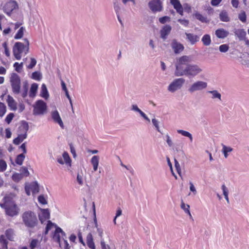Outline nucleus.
Instances as JSON below:
<instances>
[{"instance_id":"nucleus-45","label":"nucleus","mask_w":249,"mask_h":249,"mask_svg":"<svg viewBox=\"0 0 249 249\" xmlns=\"http://www.w3.org/2000/svg\"><path fill=\"white\" fill-rule=\"evenodd\" d=\"M20 171H21V173H20V174H22L23 175V177L24 176L28 177L30 175V173L28 170V169L26 167L22 166L21 168Z\"/></svg>"},{"instance_id":"nucleus-31","label":"nucleus","mask_w":249,"mask_h":249,"mask_svg":"<svg viewBox=\"0 0 249 249\" xmlns=\"http://www.w3.org/2000/svg\"><path fill=\"white\" fill-rule=\"evenodd\" d=\"M3 200L9 205L16 204L15 201L13 200V196L11 195L5 196L3 198Z\"/></svg>"},{"instance_id":"nucleus-39","label":"nucleus","mask_w":249,"mask_h":249,"mask_svg":"<svg viewBox=\"0 0 249 249\" xmlns=\"http://www.w3.org/2000/svg\"><path fill=\"white\" fill-rule=\"evenodd\" d=\"M238 18L243 23H245L247 21V15L246 12L244 11H241V12L238 14Z\"/></svg>"},{"instance_id":"nucleus-19","label":"nucleus","mask_w":249,"mask_h":249,"mask_svg":"<svg viewBox=\"0 0 249 249\" xmlns=\"http://www.w3.org/2000/svg\"><path fill=\"white\" fill-rule=\"evenodd\" d=\"M7 102L8 107L11 110H16L17 109V103L14 98L10 95L7 96Z\"/></svg>"},{"instance_id":"nucleus-60","label":"nucleus","mask_w":249,"mask_h":249,"mask_svg":"<svg viewBox=\"0 0 249 249\" xmlns=\"http://www.w3.org/2000/svg\"><path fill=\"white\" fill-rule=\"evenodd\" d=\"M140 115L143 118V119L144 120H145L146 121H148V122H150V120L149 119V118L146 116V115L141 110H140V111H139V112H138Z\"/></svg>"},{"instance_id":"nucleus-28","label":"nucleus","mask_w":249,"mask_h":249,"mask_svg":"<svg viewBox=\"0 0 249 249\" xmlns=\"http://www.w3.org/2000/svg\"><path fill=\"white\" fill-rule=\"evenodd\" d=\"M29 186L33 194H35L39 192V185L37 181L32 182L29 184Z\"/></svg>"},{"instance_id":"nucleus-47","label":"nucleus","mask_w":249,"mask_h":249,"mask_svg":"<svg viewBox=\"0 0 249 249\" xmlns=\"http://www.w3.org/2000/svg\"><path fill=\"white\" fill-rule=\"evenodd\" d=\"M152 124H153L154 126L156 127V130L158 132L161 133V131L160 130V128H159V122L155 118H153L152 119Z\"/></svg>"},{"instance_id":"nucleus-23","label":"nucleus","mask_w":249,"mask_h":249,"mask_svg":"<svg viewBox=\"0 0 249 249\" xmlns=\"http://www.w3.org/2000/svg\"><path fill=\"white\" fill-rule=\"evenodd\" d=\"M234 34L240 40H244L246 38V32L243 29L236 30Z\"/></svg>"},{"instance_id":"nucleus-11","label":"nucleus","mask_w":249,"mask_h":249,"mask_svg":"<svg viewBox=\"0 0 249 249\" xmlns=\"http://www.w3.org/2000/svg\"><path fill=\"white\" fill-rule=\"evenodd\" d=\"M19 209L16 204L9 205L5 211L6 214L10 216L13 217L18 215Z\"/></svg>"},{"instance_id":"nucleus-57","label":"nucleus","mask_w":249,"mask_h":249,"mask_svg":"<svg viewBox=\"0 0 249 249\" xmlns=\"http://www.w3.org/2000/svg\"><path fill=\"white\" fill-rule=\"evenodd\" d=\"M56 232L61 233L62 236L66 237V233L62 230V229L58 226H56Z\"/></svg>"},{"instance_id":"nucleus-3","label":"nucleus","mask_w":249,"mask_h":249,"mask_svg":"<svg viewBox=\"0 0 249 249\" xmlns=\"http://www.w3.org/2000/svg\"><path fill=\"white\" fill-rule=\"evenodd\" d=\"M24 40L26 42L25 45L21 42H17L13 46V54L17 60L21 59V54L23 53L24 49H26L25 54L29 52V42L27 38H24Z\"/></svg>"},{"instance_id":"nucleus-20","label":"nucleus","mask_w":249,"mask_h":249,"mask_svg":"<svg viewBox=\"0 0 249 249\" xmlns=\"http://www.w3.org/2000/svg\"><path fill=\"white\" fill-rule=\"evenodd\" d=\"M5 237L8 240L11 241H14L15 232L13 229L9 228L7 229L5 231Z\"/></svg>"},{"instance_id":"nucleus-22","label":"nucleus","mask_w":249,"mask_h":249,"mask_svg":"<svg viewBox=\"0 0 249 249\" xmlns=\"http://www.w3.org/2000/svg\"><path fill=\"white\" fill-rule=\"evenodd\" d=\"M86 241L87 246L89 248L91 249H95V246L93 242L92 235L91 233H89L87 235Z\"/></svg>"},{"instance_id":"nucleus-37","label":"nucleus","mask_w":249,"mask_h":249,"mask_svg":"<svg viewBox=\"0 0 249 249\" xmlns=\"http://www.w3.org/2000/svg\"><path fill=\"white\" fill-rule=\"evenodd\" d=\"M31 78L34 80L40 81L42 78L41 73L38 71H34L32 74Z\"/></svg>"},{"instance_id":"nucleus-10","label":"nucleus","mask_w":249,"mask_h":249,"mask_svg":"<svg viewBox=\"0 0 249 249\" xmlns=\"http://www.w3.org/2000/svg\"><path fill=\"white\" fill-rule=\"evenodd\" d=\"M148 6L154 13L160 12L162 10V3L160 0H151L148 3Z\"/></svg>"},{"instance_id":"nucleus-1","label":"nucleus","mask_w":249,"mask_h":249,"mask_svg":"<svg viewBox=\"0 0 249 249\" xmlns=\"http://www.w3.org/2000/svg\"><path fill=\"white\" fill-rule=\"evenodd\" d=\"M191 58L190 56L183 55L177 60L175 66L174 74L176 76H186L193 78L202 71L199 66L190 64Z\"/></svg>"},{"instance_id":"nucleus-9","label":"nucleus","mask_w":249,"mask_h":249,"mask_svg":"<svg viewBox=\"0 0 249 249\" xmlns=\"http://www.w3.org/2000/svg\"><path fill=\"white\" fill-rule=\"evenodd\" d=\"M18 8V5L16 1L10 0L4 4L2 10L5 13L10 16L12 11Z\"/></svg>"},{"instance_id":"nucleus-48","label":"nucleus","mask_w":249,"mask_h":249,"mask_svg":"<svg viewBox=\"0 0 249 249\" xmlns=\"http://www.w3.org/2000/svg\"><path fill=\"white\" fill-rule=\"evenodd\" d=\"M36 59L34 58H31L30 64L27 66V68L29 69H32L36 66Z\"/></svg>"},{"instance_id":"nucleus-2","label":"nucleus","mask_w":249,"mask_h":249,"mask_svg":"<svg viewBox=\"0 0 249 249\" xmlns=\"http://www.w3.org/2000/svg\"><path fill=\"white\" fill-rule=\"evenodd\" d=\"M22 219L25 226L29 228H34L37 226L38 220L36 213L31 211H26L22 215Z\"/></svg>"},{"instance_id":"nucleus-24","label":"nucleus","mask_w":249,"mask_h":249,"mask_svg":"<svg viewBox=\"0 0 249 249\" xmlns=\"http://www.w3.org/2000/svg\"><path fill=\"white\" fill-rule=\"evenodd\" d=\"M40 96L46 100L48 99L49 97L47 87L44 84H43L41 86Z\"/></svg>"},{"instance_id":"nucleus-59","label":"nucleus","mask_w":249,"mask_h":249,"mask_svg":"<svg viewBox=\"0 0 249 249\" xmlns=\"http://www.w3.org/2000/svg\"><path fill=\"white\" fill-rule=\"evenodd\" d=\"M59 233H56L55 230L53 235V238H56V241L58 243H60L61 240L60 235H59Z\"/></svg>"},{"instance_id":"nucleus-29","label":"nucleus","mask_w":249,"mask_h":249,"mask_svg":"<svg viewBox=\"0 0 249 249\" xmlns=\"http://www.w3.org/2000/svg\"><path fill=\"white\" fill-rule=\"evenodd\" d=\"M7 240L4 235H0V244L1 245L2 249H8V241Z\"/></svg>"},{"instance_id":"nucleus-15","label":"nucleus","mask_w":249,"mask_h":249,"mask_svg":"<svg viewBox=\"0 0 249 249\" xmlns=\"http://www.w3.org/2000/svg\"><path fill=\"white\" fill-rule=\"evenodd\" d=\"M51 116L53 121L59 124L61 127H64V124L60 115L57 110H55L52 112Z\"/></svg>"},{"instance_id":"nucleus-61","label":"nucleus","mask_w":249,"mask_h":249,"mask_svg":"<svg viewBox=\"0 0 249 249\" xmlns=\"http://www.w3.org/2000/svg\"><path fill=\"white\" fill-rule=\"evenodd\" d=\"M222 0H211V4L213 6H217Z\"/></svg>"},{"instance_id":"nucleus-46","label":"nucleus","mask_w":249,"mask_h":249,"mask_svg":"<svg viewBox=\"0 0 249 249\" xmlns=\"http://www.w3.org/2000/svg\"><path fill=\"white\" fill-rule=\"evenodd\" d=\"M14 117V114L13 113H10L9 114H8L5 119V122L8 124H9L12 120H13V118Z\"/></svg>"},{"instance_id":"nucleus-38","label":"nucleus","mask_w":249,"mask_h":249,"mask_svg":"<svg viewBox=\"0 0 249 249\" xmlns=\"http://www.w3.org/2000/svg\"><path fill=\"white\" fill-rule=\"evenodd\" d=\"M22 178L23 175L18 173H15L12 176L13 180L16 182H19Z\"/></svg>"},{"instance_id":"nucleus-33","label":"nucleus","mask_w":249,"mask_h":249,"mask_svg":"<svg viewBox=\"0 0 249 249\" xmlns=\"http://www.w3.org/2000/svg\"><path fill=\"white\" fill-rule=\"evenodd\" d=\"M177 132L179 134H181L183 136L188 137L191 142L193 141V137L192 134L190 132L181 129L178 130Z\"/></svg>"},{"instance_id":"nucleus-36","label":"nucleus","mask_w":249,"mask_h":249,"mask_svg":"<svg viewBox=\"0 0 249 249\" xmlns=\"http://www.w3.org/2000/svg\"><path fill=\"white\" fill-rule=\"evenodd\" d=\"M24 30L25 28L23 27H20L14 36L15 39H19L21 38L23 36Z\"/></svg>"},{"instance_id":"nucleus-18","label":"nucleus","mask_w":249,"mask_h":249,"mask_svg":"<svg viewBox=\"0 0 249 249\" xmlns=\"http://www.w3.org/2000/svg\"><path fill=\"white\" fill-rule=\"evenodd\" d=\"M42 216L39 217V220L41 223H43V221L46 219H49L50 218V213L48 209H40Z\"/></svg>"},{"instance_id":"nucleus-52","label":"nucleus","mask_w":249,"mask_h":249,"mask_svg":"<svg viewBox=\"0 0 249 249\" xmlns=\"http://www.w3.org/2000/svg\"><path fill=\"white\" fill-rule=\"evenodd\" d=\"M178 21L185 27H187L189 23V21L185 19H178Z\"/></svg>"},{"instance_id":"nucleus-16","label":"nucleus","mask_w":249,"mask_h":249,"mask_svg":"<svg viewBox=\"0 0 249 249\" xmlns=\"http://www.w3.org/2000/svg\"><path fill=\"white\" fill-rule=\"evenodd\" d=\"M186 39L190 42L192 45L196 44L199 40V36L192 33H185Z\"/></svg>"},{"instance_id":"nucleus-58","label":"nucleus","mask_w":249,"mask_h":249,"mask_svg":"<svg viewBox=\"0 0 249 249\" xmlns=\"http://www.w3.org/2000/svg\"><path fill=\"white\" fill-rule=\"evenodd\" d=\"M166 142L168 144V146L169 147H172L173 145V143L170 136L168 134H167L166 135Z\"/></svg>"},{"instance_id":"nucleus-55","label":"nucleus","mask_w":249,"mask_h":249,"mask_svg":"<svg viewBox=\"0 0 249 249\" xmlns=\"http://www.w3.org/2000/svg\"><path fill=\"white\" fill-rule=\"evenodd\" d=\"M69 145H70V150H71V152L72 154L73 157L74 158H75L76 157V153L75 148H74L72 143H69Z\"/></svg>"},{"instance_id":"nucleus-50","label":"nucleus","mask_w":249,"mask_h":249,"mask_svg":"<svg viewBox=\"0 0 249 249\" xmlns=\"http://www.w3.org/2000/svg\"><path fill=\"white\" fill-rule=\"evenodd\" d=\"M38 201L40 203L43 205L47 203V201L43 195H40L38 196Z\"/></svg>"},{"instance_id":"nucleus-49","label":"nucleus","mask_w":249,"mask_h":249,"mask_svg":"<svg viewBox=\"0 0 249 249\" xmlns=\"http://www.w3.org/2000/svg\"><path fill=\"white\" fill-rule=\"evenodd\" d=\"M113 5H114V10L115 11L116 15L120 14V11L121 8L119 6V3L117 1L114 2Z\"/></svg>"},{"instance_id":"nucleus-54","label":"nucleus","mask_w":249,"mask_h":249,"mask_svg":"<svg viewBox=\"0 0 249 249\" xmlns=\"http://www.w3.org/2000/svg\"><path fill=\"white\" fill-rule=\"evenodd\" d=\"M2 46L4 48L5 54L7 56H10V52L7 47V43L6 42H4L2 44Z\"/></svg>"},{"instance_id":"nucleus-42","label":"nucleus","mask_w":249,"mask_h":249,"mask_svg":"<svg viewBox=\"0 0 249 249\" xmlns=\"http://www.w3.org/2000/svg\"><path fill=\"white\" fill-rule=\"evenodd\" d=\"M175 161V166L178 174L181 177V171L179 163L176 159H174Z\"/></svg>"},{"instance_id":"nucleus-6","label":"nucleus","mask_w":249,"mask_h":249,"mask_svg":"<svg viewBox=\"0 0 249 249\" xmlns=\"http://www.w3.org/2000/svg\"><path fill=\"white\" fill-rule=\"evenodd\" d=\"M33 107H34L33 113L35 116L44 114L47 108L46 103L42 100H37L33 105Z\"/></svg>"},{"instance_id":"nucleus-13","label":"nucleus","mask_w":249,"mask_h":249,"mask_svg":"<svg viewBox=\"0 0 249 249\" xmlns=\"http://www.w3.org/2000/svg\"><path fill=\"white\" fill-rule=\"evenodd\" d=\"M171 30L172 27L170 25L163 26L160 31V37L164 40H166Z\"/></svg>"},{"instance_id":"nucleus-41","label":"nucleus","mask_w":249,"mask_h":249,"mask_svg":"<svg viewBox=\"0 0 249 249\" xmlns=\"http://www.w3.org/2000/svg\"><path fill=\"white\" fill-rule=\"evenodd\" d=\"M6 111V107L4 103L0 102V117L3 116Z\"/></svg>"},{"instance_id":"nucleus-62","label":"nucleus","mask_w":249,"mask_h":249,"mask_svg":"<svg viewBox=\"0 0 249 249\" xmlns=\"http://www.w3.org/2000/svg\"><path fill=\"white\" fill-rule=\"evenodd\" d=\"M19 148L22 149L23 153L22 154H23L24 155L27 153V149H26V142H25L21 144V145L20 146Z\"/></svg>"},{"instance_id":"nucleus-25","label":"nucleus","mask_w":249,"mask_h":249,"mask_svg":"<svg viewBox=\"0 0 249 249\" xmlns=\"http://www.w3.org/2000/svg\"><path fill=\"white\" fill-rule=\"evenodd\" d=\"M38 89V84L33 83L31 85V87L29 91V96L31 98H34L36 96Z\"/></svg>"},{"instance_id":"nucleus-21","label":"nucleus","mask_w":249,"mask_h":249,"mask_svg":"<svg viewBox=\"0 0 249 249\" xmlns=\"http://www.w3.org/2000/svg\"><path fill=\"white\" fill-rule=\"evenodd\" d=\"M219 19L223 22H229L231 20V18L229 16L228 12L225 10H222L219 14Z\"/></svg>"},{"instance_id":"nucleus-56","label":"nucleus","mask_w":249,"mask_h":249,"mask_svg":"<svg viewBox=\"0 0 249 249\" xmlns=\"http://www.w3.org/2000/svg\"><path fill=\"white\" fill-rule=\"evenodd\" d=\"M221 145L222 146V150L225 152L228 153L231 152L233 150V148L231 147L227 146L223 143H222Z\"/></svg>"},{"instance_id":"nucleus-7","label":"nucleus","mask_w":249,"mask_h":249,"mask_svg":"<svg viewBox=\"0 0 249 249\" xmlns=\"http://www.w3.org/2000/svg\"><path fill=\"white\" fill-rule=\"evenodd\" d=\"M185 82V80L183 78L175 79L169 85L168 90L170 92L174 93L176 91L181 89Z\"/></svg>"},{"instance_id":"nucleus-14","label":"nucleus","mask_w":249,"mask_h":249,"mask_svg":"<svg viewBox=\"0 0 249 249\" xmlns=\"http://www.w3.org/2000/svg\"><path fill=\"white\" fill-rule=\"evenodd\" d=\"M171 4L179 15H183V8L179 0H170Z\"/></svg>"},{"instance_id":"nucleus-5","label":"nucleus","mask_w":249,"mask_h":249,"mask_svg":"<svg viewBox=\"0 0 249 249\" xmlns=\"http://www.w3.org/2000/svg\"><path fill=\"white\" fill-rule=\"evenodd\" d=\"M10 82L12 89V91L15 94H18L20 91L21 80L18 75L13 73L10 77Z\"/></svg>"},{"instance_id":"nucleus-34","label":"nucleus","mask_w":249,"mask_h":249,"mask_svg":"<svg viewBox=\"0 0 249 249\" xmlns=\"http://www.w3.org/2000/svg\"><path fill=\"white\" fill-rule=\"evenodd\" d=\"M25 157V155L23 154H20L18 155L16 158V163L18 165H21L23 163Z\"/></svg>"},{"instance_id":"nucleus-8","label":"nucleus","mask_w":249,"mask_h":249,"mask_svg":"<svg viewBox=\"0 0 249 249\" xmlns=\"http://www.w3.org/2000/svg\"><path fill=\"white\" fill-rule=\"evenodd\" d=\"M207 83L202 81H197L194 83L188 89L190 93H193L196 91L202 90L207 87Z\"/></svg>"},{"instance_id":"nucleus-4","label":"nucleus","mask_w":249,"mask_h":249,"mask_svg":"<svg viewBox=\"0 0 249 249\" xmlns=\"http://www.w3.org/2000/svg\"><path fill=\"white\" fill-rule=\"evenodd\" d=\"M21 124V126L18 127V129H22L23 133L18 134V137L13 140V142L15 145L19 144L27 137V131L29 129L28 123L25 121H22Z\"/></svg>"},{"instance_id":"nucleus-30","label":"nucleus","mask_w":249,"mask_h":249,"mask_svg":"<svg viewBox=\"0 0 249 249\" xmlns=\"http://www.w3.org/2000/svg\"><path fill=\"white\" fill-rule=\"evenodd\" d=\"M201 41L204 46H208L210 45L211 43V38L210 35H204L201 39Z\"/></svg>"},{"instance_id":"nucleus-64","label":"nucleus","mask_w":249,"mask_h":249,"mask_svg":"<svg viewBox=\"0 0 249 249\" xmlns=\"http://www.w3.org/2000/svg\"><path fill=\"white\" fill-rule=\"evenodd\" d=\"M222 189L223 190V195L224 196H228V190L227 189V187H226V186L223 184L222 186Z\"/></svg>"},{"instance_id":"nucleus-26","label":"nucleus","mask_w":249,"mask_h":249,"mask_svg":"<svg viewBox=\"0 0 249 249\" xmlns=\"http://www.w3.org/2000/svg\"><path fill=\"white\" fill-rule=\"evenodd\" d=\"M99 157L98 156H94L91 159V163L93 165L94 171H96L99 164Z\"/></svg>"},{"instance_id":"nucleus-27","label":"nucleus","mask_w":249,"mask_h":249,"mask_svg":"<svg viewBox=\"0 0 249 249\" xmlns=\"http://www.w3.org/2000/svg\"><path fill=\"white\" fill-rule=\"evenodd\" d=\"M195 17L202 23H209L211 20L210 19H208L206 17H204L198 13L195 14Z\"/></svg>"},{"instance_id":"nucleus-40","label":"nucleus","mask_w":249,"mask_h":249,"mask_svg":"<svg viewBox=\"0 0 249 249\" xmlns=\"http://www.w3.org/2000/svg\"><path fill=\"white\" fill-rule=\"evenodd\" d=\"M7 163L6 161L2 160H0V172L5 171L7 168Z\"/></svg>"},{"instance_id":"nucleus-12","label":"nucleus","mask_w":249,"mask_h":249,"mask_svg":"<svg viewBox=\"0 0 249 249\" xmlns=\"http://www.w3.org/2000/svg\"><path fill=\"white\" fill-rule=\"evenodd\" d=\"M171 47L175 53L178 54L183 51L184 47L183 45L178 42L176 39H173L171 43Z\"/></svg>"},{"instance_id":"nucleus-44","label":"nucleus","mask_w":249,"mask_h":249,"mask_svg":"<svg viewBox=\"0 0 249 249\" xmlns=\"http://www.w3.org/2000/svg\"><path fill=\"white\" fill-rule=\"evenodd\" d=\"M14 67L15 68L16 71L18 72H20L23 67V63L21 62L20 63H18V62H15L14 64Z\"/></svg>"},{"instance_id":"nucleus-32","label":"nucleus","mask_w":249,"mask_h":249,"mask_svg":"<svg viewBox=\"0 0 249 249\" xmlns=\"http://www.w3.org/2000/svg\"><path fill=\"white\" fill-rule=\"evenodd\" d=\"M208 92L212 94V99L216 98L219 99V100H221V95L219 92H218L217 90H209L208 91Z\"/></svg>"},{"instance_id":"nucleus-53","label":"nucleus","mask_w":249,"mask_h":249,"mask_svg":"<svg viewBox=\"0 0 249 249\" xmlns=\"http://www.w3.org/2000/svg\"><path fill=\"white\" fill-rule=\"evenodd\" d=\"M37 243H38L37 239H33L30 244V249H34L35 248H36Z\"/></svg>"},{"instance_id":"nucleus-51","label":"nucleus","mask_w":249,"mask_h":249,"mask_svg":"<svg viewBox=\"0 0 249 249\" xmlns=\"http://www.w3.org/2000/svg\"><path fill=\"white\" fill-rule=\"evenodd\" d=\"M170 18L168 16H163L162 17L159 18V20L160 23L164 24L167 21L170 20Z\"/></svg>"},{"instance_id":"nucleus-63","label":"nucleus","mask_w":249,"mask_h":249,"mask_svg":"<svg viewBox=\"0 0 249 249\" xmlns=\"http://www.w3.org/2000/svg\"><path fill=\"white\" fill-rule=\"evenodd\" d=\"M12 133L10 131L9 128H7L5 129V137L6 138L9 139L11 137Z\"/></svg>"},{"instance_id":"nucleus-43","label":"nucleus","mask_w":249,"mask_h":249,"mask_svg":"<svg viewBox=\"0 0 249 249\" xmlns=\"http://www.w3.org/2000/svg\"><path fill=\"white\" fill-rule=\"evenodd\" d=\"M229 49V46L227 44L221 45L219 47V51L221 53H226Z\"/></svg>"},{"instance_id":"nucleus-17","label":"nucleus","mask_w":249,"mask_h":249,"mask_svg":"<svg viewBox=\"0 0 249 249\" xmlns=\"http://www.w3.org/2000/svg\"><path fill=\"white\" fill-rule=\"evenodd\" d=\"M215 35L218 38L224 39L229 36V32L223 28H219L215 30Z\"/></svg>"},{"instance_id":"nucleus-35","label":"nucleus","mask_w":249,"mask_h":249,"mask_svg":"<svg viewBox=\"0 0 249 249\" xmlns=\"http://www.w3.org/2000/svg\"><path fill=\"white\" fill-rule=\"evenodd\" d=\"M62 156L64 160L65 163L69 166H71V160L69 154L67 152H64L62 154Z\"/></svg>"}]
</instances>
